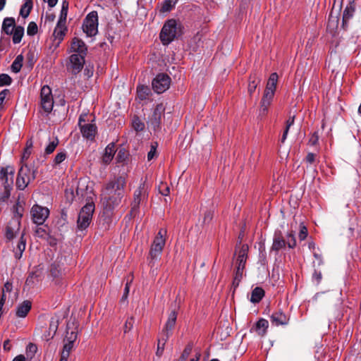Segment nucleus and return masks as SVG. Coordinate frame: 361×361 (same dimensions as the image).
I'll list each match as a JSON object with an SVG mask.
<instances>
[{
  "instance_id": "1",
  "label": "nucleus",
  "mask_w": 361,
  "mask_h": 361,
  "mask_svg": "<svg viewBox=\"0 0 361 361\" xmlns=\"http://www.w3.org/2000/svg\"><path fill=\"white\" fill-rule=\"evenodd\" d=\"M126 183V176L120 175L114 176L104 185L101 200L104 209L110 212L121 204L124 197Z\"/></svg>"
},
{
  "instance_id": "2",
  "label": "nucleus",
  "mask_w": 361,
  "mask_h": 361,
  "mask_svg": "<svg viewBox=\"0 0 361 361\" xmlns=\"http://www.w3.org/2000/svg\"><path fill=\"white\" fill-rule=\"evenodd\" d=\"M177 314L178 313L176 310H171L169 314L168 319L164 327L159 335L157 339V349L156 351V355L159 357L163 355L165 344L172 334V331L176 323Z\"/></svg>"
},
{
  "instance_id": "3",
  "label": "nucleus",
  "mask_w": 361,
  "mask_h": 361,
  "mask_svg": "<svg viewBox=\"0 0 361 361\" xmlns=\"http://www.w3.org/2000/svg\"><path fill=\"white\" fill-rule=\"evenodd\" d=\"M37 173V167L35 166L31 167L27 164H23L17 175L16 182L17 188L23 190L32 180L35 179Z\"/></svg>"
},
{
  "instance_id": "4",
  "label": "nucleus",
  "mask_w": 361,
  "mask_h": 361,
  "mask_svg": "<svg viewBox=\"0 0 361 361\" xmlns=\"http://www.w3.org/2000/svg\"><path fill=\"white\" fill-rule=\"evenodd\" d=\"M178 29H180V25L175 19L166 20L159 34L161 43L164 45L170 44L176 37Z\"/></svg>"
},
{
  "instance_id": "5",
  "label": "nucleus",
  "mask_w": 361,
  "mask_h": 361,
  "mask_svg": "<svg viewBox=\"0 0 361 361\" xmlns=\"http://www.w3.org/2000/svg\"><path fill=\"white\" fill-rule=\"evenodd\" d=\"M146 180L141 179L140 185L134 191L133 200L131 202L130 214L135 215L140 207L142 202L147 201L148 198V185L146 184Z\"/></svg>"
},
{
  "instance_id": "6",
  "label": "nucleus",
  "mask_w": 361,
  "mask_h": 361,
  "mask_svg": "<svg viewBox=\"0 0 361 361\" xmlns=\"http://www.w3.org/2000/svg\"><path fill=\"white\" fill-rule=\"evenodd\" d=\"M94 208V202H90L80 209L77 220V227L79 230H85L90 226Z\"/></svg>"
},
{
  "instance_id": "7",
  "label": "nucleus",
  "mask_w": 361,
  "mask_h": 361,
  "mask_svg": "<svg viewBox=\"0 0 361 361\" xmlns=\"http://www.w3.org/2000/svg\"><path fill=\"white\" fill-rule=\"evenodd\" d=\"M98 27V16L97 11L90 12L84 20L82 24L83 31L89 37L97 35Z\"/></svg>"
},
{
  "instance_id": "8",
  "label": "nucleus",
  "mask_w": 361,
  "mask_h": 361,
  "mask_svg": "<svg viewBox=\"0 0 361 361\" xmlns=\"http://www.w3.org/2000/svg\"><path fill=\"white\" fill-rule=\"evenodd\" d=\"M171 78L165 73H159L152 80V87L155 92L161 94L169 88Z\"/></svg>"
},
{
  "instance_id": "9",
  "label": "nucleus",
  "mask_w": 361,
  "mask_h": 361,
  "mask_svg": "<svg viewBox=\"0 0 361 361\" xmlns=\"http://www.w3.org/2000/svg\"><path fill=\"white\" fill-rule=\"evenodd\" d=\"M41 106L47 113H50L54 106L51 90L48 85H44L40 92Z\"/></svg>"
},
{
  "instance_id": "10",
  "label": "nucleus",
  "mask_w": 361,
  "mask_h": 361,
  "mask_svg": "<svg viewBox=\"0 0 361 361\" xmlns=\"http://www.w3.org/2000/svg\"><path fill=\"white\" fill-rule=\"evenodd\" d=\"M30 214L35 224L42 225L49 215V210L47 207L35 204L31 209Z\"/></svg>"
},
{
  "instance_id": "11",
  "label": "nucleus",
  "mask_w": 361,
  "mask_h": 361,
  "mask_svg": "<svg viewBox=\"0 0 361 361\" xmlns=\"http://www.w3.org/2000/svg\"><path fill=\"white\" fill-rule=\"evenodd\" d=\"M165 108L162 104H158L154 108L152 114L149 116L148 124L154 131L161 129V117L164 114Z\"/></svg>"
},
{
  "instance_id": "12",
  "label": "nucleus",
  "mask_w": 361,
  "mask_h": 361,
  "mask_svg": "<svg viewBox=\"0 0 361 361\" xmlns=\"http://www.w3.org/2000/svg\"><path fill=\"white\" fill-rule=\"evenodd\" d=\"M15 169L11 166L0 169V186L13 188Z\"/></svg>"
},
{
  "instance_id": "13",
  "label": "nucleus",
  "mask_w": 361,
  "mask_h": 361,
  "mask_svg": "<svg viewBox=\"0 0 361 361\" xmlns=\"http://www.w3.org/2000/svg\"><path fill=\"white\" fill-rule=\"evenodd\" d=\"M166 240L154 239L149 253V257L150 258L149 264H154V262L159 258L162 252Z\"/></svg>"
},
{
  "instance_id": "14",
  "label": "nucleus",
  "mask_w": 361,
  "mask_h": 361,
  "mask_svg": "<svg viewBox=\"0 0 361 361\" xmlns=\"http://www.w3.org/2000/svg\"><path fill=\"white\" fill-rule=\"evenodd\" d=\"M20 228V222L18 219H11L8 223L5 230V237L7 240H12Z\"/></svg>"
},
{
  "instance_id": "15",
  "label": "nucleus",
  "mask_w": 361,
  "mask_h": 361,
  "mask_svg": "<svg viewBox=\"0 0 361 361\" xmlns=\"http://www.w3.org/2000/svg\"><path fill=\"white\" fill-rule=\"evenodd\" d=\"M70 51L77 55L86 56L87 54V47L82 39L78 37H73L71 43Z\"/></svg>"
},
{
  "instance_id": "16",
  "label": "nucleus",
  "mask_w": 361,
  "mask_h": 361,
  "mask_svg": "<svg viewBox=\"0 0 361 361\" xmlns=\"http://www.w3.org/2000/svg\"><path fill=\"white\" fill-rule=\"evenodd\" d=\"M69 59L72 73L74 75L79 73L84 66L85 56L73 54Z\"/></svg>"
},
{
  "instance_id": "17",
  "label": "nucleus",
  "mask_w": 361,
  "mask_h": 361,
  "mask_svg": "<svg viewBox=\"0 0 361 361\" xmlns=\"http://www.w3.org/2000/svg\"><path fill=\"white\" fill-rule=\"evenodd\" d=\"M286 245V240L281 231H276L274 234L271 250L278 252Z\"/></svg>"
},
{
  "instance_id": "18",
  "label": "nucleus",
  "mask_w": 361,
  "mask_h": 361,
  "mask_svg": "<svg viewBox=\"0 0 361 361\" xmlns=\"http://www.w3.org/2000/svg\"><path fill=\"white\" fill-rule=\"evenodd\" d=\"M274 95L264 93L260 102V107L259 110V116L264 117L267 113L269 106L271 104Z\"/></svg>"
},
{
  "instance_id": "19",
  "label": "nucleus",
  "mask_w": 361,
  "mask_h": 361,
  "mask_svg": "<svg viewBox=\"0 0 361 361\" xmlns=\"http://www.w3.org/2000/svg\"><path fill=\"white\" fill-rule=\"evenodd\" d=\"M82 136L90 140H94L97 133V127L94 123H84L80 128Z\"/></svg>"
},
{
  "instance_id": "20",
  "label": "nucleus",
  "mask_w": 361,
  "mask_h": 361,
  "mask_svg": "<svg viewBox=\"0 0 361 361\" xmlns=\"http://www.w3.org/2000/svg\"><path fill=\"white\" fill-rule=\"evenodd\" d=\"M49 275L56 284H59L63 276V270L58 262H54L49 268Z\"/></svg>"
},
{
  "instance_id": "21",
  "label": "nucleus",
  "mask_w": 361,
  "mask_h": 361,
  "mask_svg": "<svg viewBox=\"0 0 361 361\" xmlns=\"http://www.w3.org/2000/svg\"><path fill=\"white\" fill-rule=\"evenodd\" d=\"M249 247L247 244H243L238 252L236 259V267L245 269L246 261L247 259Z\"/></svg>"
},
{
  "instance_id": "22",
  "label": "nucleus",
  "mask_w": 361,
  "mask_h": 361,
  "mask_svg": "<svg viewBox=\"0 0 361 361\" xmlns=\"http://www.w3.org/2000/svg\"><path fill=\"white\" fill-rule=\"evenodd\" d=\"M355 11V5L353 1L349 2L343 11V23L342 27L343 29L347 28V24L348 20L353 16V14Z\"/></svg>"
},
{
  "instance_id": "23",
  "label": "nucleus",
  "mask_w": 361,
  "mask_h": 361,
  "mask_svg": "<svg viewBox=\"0 0 361 361\" xmlns=\"http://www.w3.org/2000/svg\"><path fill=\"white\" fill-rule=\"evenodd\" d=\"M278 79V74L276 73H272L269 78L264 93L274 95Z\"/></svg>"
},
{
  "instance_id": "24",
  "label": "nucleus",
  "mask_w": 361,
  "mask_h": 361,
  "mask_svg": "<svg viewBox=\"0 0 361 361\" xmlns=\"http://www.w3.org/2000/svg\"><path fill=\"white\" fill-rule=\"evenodd\" d=\"M289 318L281 311H277L271 316V322L276 326L286 325L288 323Z\"/></svg>"
},
{
  "instance_id": "25",
  "label": "nucleus",
  "mask_w": 361,
  "mask_h": 361,
  "mask_svg": "<svg viewBox=\"0 0 361 361\" xmlns=\"http://www.w3.org/2000/svg\"><path fill=\"white\" fill-rule=\"evenodd\" d=\"M25 247L26 239L25 238V232L23 231L20 235L16 247L13 249L16 259H20L22 257L23 253L25 250Z\"/></svg>"
},
{
  "instance_id": "26",
  "label": "nucleus",
  "mask_w": 361,
  "mask_h": 361,
  "mask_svg": "<svg viewBox=\"0 0 361 361\" xmlns=\"http://www.w3.org/2000/svg\"><path fill=\"white\" fill-rule=\"evenodd\" d=\"M32 307V303L30 300H25L16 308V314L18 317L24 318L27 316Z\"/></svg>"
},
{
  "instance_id": "27",
  "label": "nucleus",
  "mask_w": 361,
  "mask_h": 361,
  "mask_svg": "<svg viewBox=\"0 0 361 361\" xmlns=\"http://www.w3.org/2000/svg\"><path fill=\"white\" fill-rule=\"evenodd\" d=\"M115 144L111 142L105 148L104 153L102 156V161L105 164H109L114 158L116 153Z\"/></svg>"
},
{
  "instance_id": "28",
  "label": "nucleus",
  "mask_w": 361,
  "mask_h": 361,
  "mask_svg": "<svg viewBox=\"0 0 361 361\" xmlns=\"http://www.w3.org/2000/svg\"><path fill=\"white\" fill-rule=\"evenodd\" d=\"M268 326V321L262 318L257 322L255 325L251 329V331L254 330L258 335L263 336L266 334Z\"/></svg>"
},
{
  "instance_id": "29",
  "label": "nucleus",
  "mask_w": 361,
  "mask_h": 361,
  "mask_svg": "<svg viewBox=\"0 0 361 361\" xmlns=\"http://www.w3.org/2000/svg\"><path fill=\"white\" fill-rule=\"evenodd\" d=\"M16 27V22L13 18L8 17L4 18L2 23V31L4 32L6 35H12L13 31Z\"/></svg>"
},
{
  "instance_id": "30",
  "label": "nucleus",
  "mask_w": 361,
  "mask_h": 361,
  "mask_svg": "<svg viewBox=\"0 0 361 361\" xmlns=\"http://www.w3.org/2000/svg\"><path fill=\"white\" fill-rule=\"evenodd\" d=\"M260 81V77L258 76L256 73L250 75L247 87V90L250 95H252L255 92Z\"/></svg>"
},
{
  "instance_id": "31",
  "label": "nucleus",
  "mask_w": 361,
  "mask_h": 361,
  "mask_svg": "<svg viewBox=\"0 0 361 361\" xmlns=\"http://www.w3.org/2000/svg\"><path fill=\"white\" fill-rule=\"evenodd\" d=\"M66 31L67 27L66 26V24H59V23H57L56 26L54 30L53 35L56 39L59 40V42H61L63 40Z\"/></svg>"
},
{
  "instance_id": "32",
  "label": "nucleus",
  "mask_w": 361,
  "mask_h": 361,
  "mask_svg": "<svg viewBox=\"0 0 361 361\" xmlns=\"http://www.w3.org/2000/svg\"><path fill=\"white\" fill-rule=\"evenodd\" d=\"M264 296V290L261 287L255 288L251 294L250 302L258 303Z\"/></svg>"
},
{
  "instance_id": "33",
  "label": "nucleus",
  "mask_w": 361,
  "mask_h": 361,
  "mask_svg": "<svg viewBox=\"0 0 361 361\" xmlns=\"http://www.w3.org/2000/svg\"><path fill=\"white\" fill-rule=\"evenodd\" d=\"M33 6V2L32 0H25V3L21 6L20 10V15L24 18H26Z\"/></svg>"
},
{
  "instance_id": "34",
  "label": "nucleus",
  "mask_w": 361,
  "mask_h": 361,
  "mask_svg": "<svg viewBox=\"0 0 361 361\" xmlns=\"http://www.w3.org/2000/svg\"><path fill=\"white\" fill-rule=\"evenodd\" d=\"M243 270H244V269H242L240 267H236V269H235L234 277H233V283H232V287L233 288L234 291L238 287L240 282L241 281V280L243 279Z\"/></svg>"
},
{
  "instance_id": "35",
  "label": "nucleus",
  "mask_w": 361,
  "mask_h": 361,
  "mask_svg": "<svg viewBox=\"0 0 361 361\" xmlns=\"http://www.w3.org/2000/svg\"><path fill=\"white\" fill-rule=\"evenodd\" d=\"M13 42L14 44H18L20 42L23 35H24V28L22 26H16L13 31Z\"/></svg>"
},
{
  "instance_id": "36",
  "label": "nucleus",
  "mask_w": 361,
  "mask_h": 361,
  "mask_svg": "<svg viewBox=\"0 0 361 361\" xmlns=\"http://www.w3.org/2000/svg\"><path fill=\"white\" fill-rule=\"evenodd\" d=\"M23 56L22 54L18 55L15 60L13 61L11 64V70L13 73H18L20 72L22 66H23Z\"/></svg>"
},
{
  "instance_id": "37",
  "label": "nucleus",
  "mask_w": 361,
  "mask_h": 361,
  "mask_svg": "<svg viewBox=\"0 0 361 361\" xmlns=\"http://www.w3.org/2000/svg\"><path fill=\"white\" fill-rule=\"evenodd\" d=\"M132 127L136 132L142 131L145 129V123L137 116H134L132 119Z\"/></svg>"
},
{
  "instance_id": "38",
  "label": "nucleus",
  "mask_w": 361,
  "mask_h": 361,
  "mask_svg": "<svg viewBox=\"0 0 361 361\" xmlns=\"http://www.w3.org/2000/svg\"><path fill=\"white\" fill-rule=\"evenodd\" d=\"M150 93V89L144 85H141L137 87V94L140 99L145 100L147 98Z\"/></svg>"
},
{
  "instance_id": "39",
  "label": "nucleus",
  "mask_w": 361,
  "mask_h": 361,
  "mask_svg": "<svg viewBox=\"0 0 361 361\" xmlns=\"http://www.w3.org/2000/svg\"><path fill=\"white\" fill-rule=\"evenodd\" d=\"M23 207L20 205V202H18L14 206H13V217L12 219H18V221L20 222V219L23 216Z\"/></svg>"
},
{
  "instance_id": "40",
  "label": "nucleus",
  "mask_w": 361,
  "mask_h": 361,
  "mask_svg": "<svg viewBox=\"0 0 361 361\" xmlns=\"http://www.w3.org/2000/svg\"><path fill=\"white\" fill-rule=\"evenodd\" d=\"M12 188H7L6 186H0V201L5 202L8 199L11 195V191Z\"/></svg>"
},
{
  "instance_id": "41",
  "label": "nucleus",
  "mask_w": 361,
  "mask_h": 361,
  "mask_svg": "<svg viewBox=\"0 0 361 361\" xmlns=\"http://www.w3.org/2000/svg\"><path fill=\"white\" fill-rule=\"evenodd\" d=\"M59 143V142L58 138L56 137H54V140L52 141H51L49 143V145L46 147V148H45V154H50L52 152H54V151L55 150V149L58 146Z\"/></svg>"
},
{
  "instance_id": "42",
  "label": "nucleus",
  "mask_w": 361,
  "mask_h": 361,
  "mask_svg": "<svg viewBox=\"0 0 361 361\" xmlns=\"http://www.w3.org/2000/svg\"><path fill=\"white\" fill-rule=\"evenodd\" d=\"M178 0H165L161 7V11L168 12L170 11L176 5Z\"/></svg>"
},
{
  "instance_id": "43",
  "label": "nucleus",
  "mask_w": 361,
  "mask_h": 361,
  "mask_svg": "<svg viewBox=\"0 0 361 361\" xmlns=\"http://www.w3.org/2000/svg\"><path fill=\"white\" fill-rule=\"evenodd\" d=\"M58 326H59L58 319H56L55 317H51L50 324H49V335H50L51 333L52 332L51 337H53L55 335V334L58 329Z\"/></svg>"
},
{
  "instance_id": "44",
  "label": "nucleus",
  "mask_w": 361,
  "mask_h": 361,
  "mask_svg": "<svg viewBox=\"0 0 361 361\" xmlns=\"http://www.w3.org/2000/svg\"><path fill=\"white\" fill-rule=\"evenodd\" d=\"M128 154L125 149H120L117 153L116 159L118 163H124L128 159Z\"/></svg>"
},
{
  "instance_id": "45",
  "label": "nucleus",
  "mask_w": 361,
  "mask_h": 361,
  "mask_svg": "<svg viewBox=\"0 0 361 361\" xmlns=\"http://www.w3.org/2000/svg\"><path fill=\"white\" fill-rule=\"evenodd\" d=\"M286 245L289 248H294L296 246V239L293 231L286 235Z\"/></svg>"
},
{
  "instance_id": "46",
  "label": "nucleus",
  "mask_w": 361,
  "mask_h": 361,
  "mask_svg": "<svg viewBox=\"0 0 361 361\" xmlns=\"http://www.w3.org/2000/svg\"><path fill=\"white\" fill-rule=\"evenodd\" d=\"M192 350V345L190 344V343L188 344L185 346V349L183 350V353H182L180 357L178 359V361H186V360L188 359V356L191 353Z\"/></svg>"
},
{
  "instance_id": "47",
  "label": "nucleus",
  "mask_w": 361,
  "mask_h": 361,
  "mask_svg": "<svg viewBox=\"0 0 361 361\" xmlns=\"http://www.w3.org/2000/svg\"><path fill=\"white\" fill-rule=\"evenodd\" d=\"M67 157L66 153L65 152H61L58 153L54 159V164L53 166H57L62 163Z\"/></svg>"
},
{
  "instance_id": "48",
  "label": "nucleus",
  "mask_w": 361,
  "mask_h": 361,
  "mask_svg": "<svg viewBox=\"0 0 361 361\" xmlns=\"http://www.w3.org/2000/svg\"><path fill=\"white\" fill-rule=\"evenodd\" d=\"M76 338H77V333L73 331H71V332H69V327L68 326L67 330H66V335L64 338V341L70 342V343H74Z\"/></svg>"
},
{
  "instance_id": "49",
  "label": "nucleus",
  "mask_w": 361,
  "mask_h": 361,
  "mask_svg": "<svg viewBox=\"0 0 361 361\" xmlns=\"http://www.w3.org/2000/svg\"><path fill=\"white\" fill-rule=\"evenodd\" d=\"M11 82L12 78L8 74H0V87L4 85H10Z\"/></svg>"
},
{
  "instance_id": "50",
  "label": "nucleus",
  "mask_w": 361,
  "mask_h": 361,
  "mask_svg": "<svg viewBox=\"0 0 361 361\" xmlns=\"http://www.w3.org/2000/svg\"><path fill=\"white\" fill-rule=\"evenodd\" d=\"M38 27L35 22H30L27 28V34L33 36L37 33Z\"/></svg>"
},
{
  "instance_id": "51",
  "label": "nucleus",
  "mask_w": 361,
  "mask_h": 361,
  "mask_svg": "<svg viewBox=\"0 0 361 361\" xmlns=\"http://www.w3.org/2000/svg\"><path fill=\"white\" fill-rule=\"evenodd\" d=\"M37 350V345L32 343H30L26 347L27 356L32 357L36 353Z\"/></svg>"
},
{
  "instance_id": "52",
  "label": "nucleus",
  "mask_w": 361,
  "mask_h": 361,
  "mask_svg": "<svg viewBox=\"0 0 361 361\" xmlns=\"http://www.w3.org/2000/svg\"><path fill=\"white\" fill-rule=\"evenodd\" d=\"M133 324H134V317H130L126 319L124 326H123V331H124L125 334L129 332L132 329V328L133 326Z\"/></svg>"
},
{
  "instance_id": "53",
  "label": "nucleus",
  "mask_w": 361,
  "mask_h": 361,
  "mask_svg": "<svg viewBox=\"0 0 361 361\" xmlns=\"http://www.w3.org/2000/svg\"><path fill=\"white\" fill-rule=\"evenodd\" d=\"M157 146H158L157 142L152 143V145L150 146V150L147 154L148 161L152 160L156 156Z\"/></svg>"
},
{
  "instance_id": "54",
  "label": "nucleus",
  "mask_w": 361,
  "mask_h": 361,
  "mask_svg": "<svg viewBox=\"0 0 361 361\" xmlns=\"http://www.w3.org/2000/svg\"><path fill=\"white\" fill-rule=\"evenodd\" d=\"M308 232L307 227L303 225V224H300V232L298 234L299 239L300 240H304L307 236Z\"/></svg>"
},
{
  "instance_id": "55",
  "label": "nucleus",
  "mask_w": 361,
  "mask_h": 361,
  "mask_svg": "<svg viewBox=\"0 0 361 361\" xmlns=\"http://www.w3.org/2000/svg\"><path fill=\"white\" fill-rule=\"evenodd\" d=\"M35 235L38 238H45L47 235H49L47 233V231L44 228L37 227L35 231Z\"/></svg>"
},
{
  "instance_id": "56",
  "label": "nucleus",
  "mask_w": 361,
  "mask_h": 361,
  "mask_svg": "<svg viewBox=\"0 0 361 361\" xmlns=\"http://www.w3.org/2000/svg\"><path fill=\"white\" fill-rule=\"evenodd\" d=\"M64 342H65V344L63 345V348L61 352V354L63 355L64 353H66L67 356L69 357L70 353L73 348L74 343H70V342H68V341H64Z\"/></svg>"
},
{
  "instance_id": "57",
  "label": "nucleus",
  "mask_w": 361,
  "mask_h": 361,
  "mask_svg": "<svg viewBox=\"0 0 361 361\" xmlns=\"http://www.w3.org/2000/svg\"><path fill=\"white\" fill-rule=\"evenodd\" d=\"M159 192L164 196H167L170 192L169 187L164 183H161L160 185L159 186Z\"/></svg>"
},
{
  "instance_id": "58",
  "label": "nucleus",
  "mask_w": 361,
  "mask_h": 361,
  "mask_svg": "<svg viewBox=\"0 0 361 361\" xmlns=\"http://www.w3.org/2000/svg\"><path fill=\"white\" fill-rule=\"evenodd\" d=\"M213 219V213L207 210L204 214V218H203V224H208L211 222V221Z\"/></svg>"
},
{
  "instance_id": "59",
  "label": "nucleus",
  "mask_w": 361,
  "mask_h": 361,
  "mask_svg": "<svg viewBox=\"0 0 361 361\" xmlns=\"http://www.w3.org/2000/svg\"><path fill=\"white\" fill-rule=\"evenodd\" d=\"M319 142V135L317 132H314L309 140V145L312 146L316 145Z\"/></svg>"
},
{
  "instance_id": "60",
  "label": "nucleus",
  "mask_w": 361,
  "mask_h": 361,
  "mask_svg": "<svg viewBox=\"0 0 361 361\" xmlns=\"http://www.w3.org/2000/svg\"><path fill=\"white\" fill-rule=\"evenodd\" d=\"M10 94V90L8 89H4L1 92H0V106L4 108V102L6 97Z\"/></svg>"
},
{
  "instance_id": "61",
  "label": "nucleus",
  "mask_w": 361,
  "mask_h": 361,
  "mask_svg": "<svg viewBox=\"0 0 361 361\" xmlns=\"http://www.w3.org/2000/svg\"><path fill=\"white\" fill-rule=\"evenodd\" d=\"M67 15H68V11H66V10L63 11L62 9L61 10L60 17L58 20L59 24H61V23L66 24Z\"/></svg>"
},
{
  "instance_id": "62",
  "label": "nucleus",
  "mask_w": 361,
  "mask_h": 361,
  "mask_svg": "<svg viewBox=\"0 0 361 361\" xmlns=\"http://www.w3.org/2000/svg\"><path fill=\"white\" fill-rule=\"evenodd\" d=\"M315 159H316V154L314 153H312V152H309L307 154L305 160L307 163H308L310 164H312L315 161Z\"/></svg>"
},
{
  "instance_id": "63",
  "label": "nucleus",
  "mask_w": 361,
  "mask_h": 361,
  "mask_svg": "<svg viewBox=\"0 0 361 361\" xmlns=\"http://www.w3.org/2000/svg\"><path fill=\"white\" fill-rule=\"evenodd\" d=\"M312 279H313V280H314L316 281V283L317 284L319 283L322 279V275L321 271L314 270L313 275H312Z\"/></svg>"
},
{
  "instance_id": "64",
  "label": "nucleus",
  "mask_w": 361,
  "mask_h": 361,
  "mask_svg": "<svg viewBox=\"0 0 361 361\" xmlns=\"http://www.w3.org/2000/svg\"><path fill=\"white\" fill-rule=\"evenodd\" d=\"M94 72L93 66H87L84 70V74L87 78H90L92 76Z\"/></svg>"
}]
</instances>
